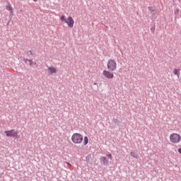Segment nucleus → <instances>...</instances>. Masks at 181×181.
Listing matches in <instances>:
<instances>
[{
    "label": "nucleus",
    "instance_id": "nucleus-8",
    "mask_svg": "<svg viewBox=\"0 0 181 181\" xmlns=\"http://www.w3.org/2000/svg\"><path fill=\"white\" fill-rule=\"evenodd\" d=\"M100 162H103V165H105V166H108V165H109L108 159H107V157H101Z\"/></svg>",
    "mask_w": 181,
    "mask_h": 181
},
{
    "label": "nucleus",
    "instance_id": "nucleus-21",
    "mask_svg": "<svg viewBox=\"0 0 181 181\" xmlns=\"http://www.w3.org/2000/svg\"><path fill=\"white\" fill-rule=\"evenodd\" d=\"M93 84H94V86H95L97 84V83H94Z\"/></svg>",
    "mask_w": 181,
    "mask_h": 181
},
{
    "label": "nucleus",
    "instance_id": "nucleus-10",
    "mask_svg": "<svg viewBox=\"0 0 181 181\" xmlns=\"http://www.w3.org/2000/svg\"><path fill=\"white\" fill-rule=\"evenodd\" d=\"M173 73L175 76H177V77H179V76L180 75V69H174Z\"/></svg>",
    "mask_w": 181,
    "mask_h": 181
},
{
    "label": "nucleus",
    "instance_id": "nucleus-13",
    "mask_svg": "<svg viewBox=\"0 0 181 181\" xmlns=\"http://www.w3.org/2000/svg\"><path fill=\"white\" fill-rule=\"evenodd\" d=\"M60 20H61V22H64V23H66L67 19H66V16H62L61 18H60Z\"/></svg>",
    "mask_w": 181,
    "mask_h": 181
},
{
    "label": "nucleus",
    "instance_id": "nucleus-6",
    "mask_svg": "<svg viewBox=\"0 0 181 181\" xmlns=\"http://www.w3.org/2000/svg\"><path fill=\"white\" fill-rule=\"evenodd\" d=\"M23 62L28 64H29V66H32L33 67H37V64L36 62H33V61H32V59H28L27 58H23Z\"/></svg>",
    "mask_w": 181,
    "mask_h": 181
},
{
    "label": "nucleus",
    "instance_id": "nucleus-14",
    "mask_svg": "<svg viewBox=\"0 0 181 181\" xmlns=\"http://www.w3.org/2000/svg\"><path fill=\"white\" fill-rule=\"evenodd\" d=\"M131 156H132L133 158H138V156H136V153H135V152H131L130 153Z\"/></svg>",
    "mask_w": 181,
    "mask_h": 181
},
{
    "label": "nucleus",
    "instance_id": "nucleus-15",
    "mask_svg": "<svg viewBox=\"0 0 181 181\" xmlns=\"http://www.w3.org/2000/svg\"><path fill=\"white\" fill-rule=\"evenodd\" d=\"M180 9L179 8H177L174 11V13L175 15H178L179 14V12H180Z\"/></svg>",
    "mask_w": 181,
    "mask_h": 181
},
{
    "label": "nucleus",
    "instance_id": "nucleus-18",
    "mask_svg": "<svg viewBox=\"0 0 181 181\" xmlns=\"http://www.w3.org/2000/svg\"><path fill=\"white\" fill-rule=\"evenodd\" d=\"M153 30H155V28H151V32H153Z\"/></svg>",
    "mask_w": 181,
    "mask_h": 181
},
{
    "label": "nucleus",
    "instance_id": "nucleus-7",
    "mask_svg": "<svg viewBox=\"0 0 181 181\" xmlns=\"http://www.w3.org/2000/svg\"><path fill=\"white\" fill-rule=\"evenodd\" d=\"M65 23H66L69 28H73V26H74V20H73V17H68Z\"/></svg>",
    "mask_w": 181,
    "mask_h": 181
},
{
    "label": "nucleus",
    "instance_id": "nucleus-19",
    "mask_svg": "<svg viewBox=\"0 0 181 181\" xmlns=\"http://www.w3.org/2000/svg\"><path fill=\"white\" fill-rule=\"evenodd\" d=\"M178 152H179V153L181 154V148H179V149H178Z\"/></svg>",
    "mask_w": 181,
    "mask_h": 181
},
{
    "label": "nucleus",
    "instance_id": "nucleus-11",
    "mask_svg": "<svg viewBox=\"0 0 181 181\" xmlns=\"http://www.w3.org/2000/svg\"><path fill=\"white\" fill-rule=\"evenodd\" d=\"M6 9L7 11H9V12H12V6H11V4H8L7 6H6Z\"/></svg>",
    "mask_w": 181,
    "mask_h": 181
},
{
    "label": "nucleus",
    "instance_id": "nucleus-16",
    "mask_svg": "<svg viewBox=\"0 0 181 181\" xmlns=\"http://www.w3.org/2000/svg\"><path fill=\"white\" fill-rule=\"evenodd\" d=\"M27 54H28L30 56H33V52H32V50H30V51L27 52Z\"/></svg>",
    "mask_w": 181,
    "mask_h": 181
},
{
    "label": "nucleus",
    "instance_id": "nucleus-5",
    "mask_svg": "<svg viewBox=\"0 0 181 181\" xmlns=\"http://www.w3.org/2000/svg\"><path fill=\"white\" fill-rule=\"evenodd\" d=\"M103 75L105 76L106 78H109V79L114 78V73L110 71L104 70L103 71Z\"/></svg>",
    "mask_w": 181,
    "mask_h": 181
},
{
    "label": "nucleus",
    "instance_id": "nucleus-3",
    "mask_svg": "<svg viewBox=\"0 0 181 181\" xmlns=\"http://www.w3.org/2000/svg\"><path fill=\"white\" fill-rule=\"evenodd\" d=\"M107 67L109 71H115L117 70V62L114 59H109Z\"/></svg>",
    "mask_w": 181,
    "mask_h": 181
},
{
    "label": "nucleus",
    "instance_id": "nucleus-20",
    "mask_svg": "<svg viewBox=\"0 0 181 181\" xmlns=\"http://www.w3.org/2000/svg\"><path fill=\"white\" fill-rule=\"evenodd\" d=\"M34 2H37V0H33Z\"/></svg>",
    "mask_w": 181,
    "mask_h": 181
},
{
    "label": "nucleus",
    "instance_id": "nucleus-9",
    "mask_svg": "<svg viewBox=\"0 0 181 181\" xmlns=\"http://www.w3.org/2000/svg\"><path fill=\"white\" fill-rule=\"evenodd\" d=\"M48 71H49L50 74H54V73L57 72V69L54 67H48Z\"/></svg>",
    "mask_w": 181,
    "mask_h": 181
},
{
    "label": "nucleus",
    "instance_id": "nucleus-22",
    "mask_svg": "<svg viewBox=\"0 0 181 181\" xmlns=\"http://www.w3.org/2000/svg\"><path fill=\"white\" fill-rule=\"evenodd\" d=\"M69 165L70 166H71V165L70 163H69Z\"/></svg>",
    "mask_w": 181,
    "mask_h": 181
},
{
    "label": "nucleus",
    "instance_id": "nucleus-17",
    "mask_svg": "<svg viewBox=\"0 0 181 181\" xmlns=\"http://www.w3.org/2000/svg\"><path fill=\"white\" fill-rule=\"evenodd\" d=\"M107 156L110 159V160H112V156L111 154H107Z\"/></svg>",
    "mask_w": 181,
    "mask_h": 181
},
{
    "label": "nucleus",
    "instance_id": "nucleus-4",
    "mask_svg": "<svg viewBox=\"0 0 181 181\" xmlns=\"http://www.w3.org/2000/svg\"><path fill=\"white\" fill-rule=\"evenodd\" d=\"M6 136L16 137L18 136V132L15 131V129H12L10 131H6L4 132Z\"/></svg>",
    "mask_w": 181,
    "mask_h": 181
},
{
    "label": "nucleus",
    "instance_id": "nucleus-1",
    "mask_svg": "<svg viewBox=\"0 0 181 181\" xmlns=\"http://www.w3.org/2000/svg\"><path fill=\"white\" fill-rule=\"evenodd\" d=\"M71 141L74 144L78 145L83 142V135L78 133H75L71 136Z\"/></svg>",
    "mask_w": 181,
    "mask_h": 181
},
{
    "label": "nucleus",
    "instance_id": "nucleus-23",
    "mask_svg": "<svg viewBox=\"0 0 181 181\" xmlns=\"http://www.w3.org/2000/svg\"><path fill=\"white\" fill-rule=\"evenodd\" d=\"M69 165L70 166H71V165L70 163H69Z\"/></svg>",
    "mask_w": 181,
    "mask_h": 181
},
{
    "label": "nucleus",
    "instance_id": "nucleus-2",
    "mask_svg": "<svg viewBox=\"0 0 181 181\" xmlns=\"http://www.w3.org/2000/svg\"><path fill=\"white\" fill-rule=\"evenodd\" d=\"M170 142L171 144H180L181 142V136L177 133H172L170 135Z\"/></svg>",
    "mask_w": 181,
    "mask_h": 181
},
{
    "label": "nucleus",
    "instance_id": "nucleus-12",
    "mask_svg": "<svg viewBox=\"0 0 181 181\" xmlns=\"http://www.w3.org/2000/svg\"><path fill=\"white\" fill-rule=\"evenodd\" d=\"M88 144V136H85L83 139V145H87Z\"/></svg>",
    "mask_w": 181,
    "mask_h": 181
}]
</instances>
